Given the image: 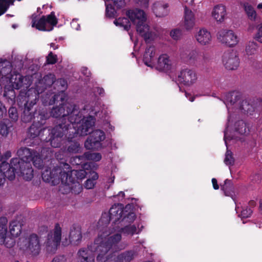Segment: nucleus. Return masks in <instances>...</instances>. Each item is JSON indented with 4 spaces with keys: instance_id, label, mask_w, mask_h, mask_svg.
Instances as JSON below:
<instances>
[{
    "instance_id": "11",
    "label": "nucleus",
    "mask_w": 262,
    "mask_h": 262,
    "mask_svg": "<svg viewBox=\"0 0 262 262\" xmlns=\"http://www.w3.org/2000/svg\"><path fill=\"white\" fill-rule=\"evenodd\" d=\"M55 79V75L53 74L49 73L45 75L43 78L39 81L38 84L36 85V88H31L29 89L25 94L29 96V95H35V93H37L38 96L39 94H41L48 89L49 91H52L53 85Z\"/></svg>"
},
{
    "instance_id": "46",
    "label": "nucleus",
    "mask_w": 262,
    "mask_h": 262,
    "mask_svg": "<svg viewBox=\"0 0 262 262\" xmlns=\"http://www.w3.org/2000/svg\"><path fill=\"white\" fill-rule=\"evenodd\" d=\"M85 157L84 154L82 156H76L71 158L70 161L71 164L76 165H83L82 167L83 168L85 167L86 165L85 164Z\"/></svg>"
},
{
    "instance_id": "38",
    "label": "nucleus",
    "mask_w": 262,
    "mask_h": 262,
    "mask_svg": "<svg viewBox=\"0 0 262 262\" xmlns=\"http://www.w3.org/2000/svg\"><path fill=\"white\" fill-rule=\"evenodd\" d=\"M52 88L53 91L65 92L67 88V82L63 78L55 79Z\"/></svg>"
},
{
    "instance_id": "19",
    "label": "nucleus",
    "mask_w": 262,
    "mask_h": 262,
    "mask_svg": "<svg viewBox=\"0 0 262 262\" xmlns=\"http://www.w3.org/2000/svg\"><path fill=\"white\" fill-rule=\"evenodd\" d=\"M36 151L26 147L20 148L17 151V155L19 158L12 159V163H24L25 162L31 163L32 157Z\"/></svg>"
},
{
    "instance_id": "50",
    "label": "nucleus",
    "mask_w": 262,
    "mask_h": 262,
    "mask_svg": "<svg viewBox=\"0 0 262 262\" xmlns=\"http://www.w3.org/2000/svg\"><path fill=\"white\" fill-rule=\"evenodd\" d=\"M84 155L86 160H92L98 162L102 158L101 155L98 152H91L88 151L84 153Z\"/></svg>"
},
{
    "instance_id": "51",
    "label": "nucleus",
    "mask_w": 262,
    "mask_h": 262,
    "mask_svg": "<svg viewBox=\"0 0 262 262\" xmlns=\"http://www.w3.org/2000/svg\"><path fill=\"white\" fill-rule=\"evenodd\" d=\"M105 16L108 18H115L117 16V11L114 7L110 5H106Z\"/></svg>"
},
{
    "instance_id": "58",
    "label": "nucleus",
    "mask_w": 262,
    "mask_h": 262,
    "mask_svg": "<svg viewBox=\"0 0 262 262\" xmlns=\"http://www.w3.org/2000/svg\"><path fill=\"white\" fill-rule=\"evenodd\" d=\"M12 166V164H11V161H10V163L3 161L0 164V171L3 172H5V171L11 168Z\"/></svg>"
},
{
    "instance_id": "29",
    "label": "nucleus",
    "mask_w": 262,
    "mask_h": 262,
    "mask_svg": "<svg viewBox=\"0 0 262 262\" xmlns=\"http://www.w3.org/2000/svg\"><path fill=\"white\" fill-rule=\"evenodd\" d=\"M212 15L216 21L220 22L223 21L226 15L225 7L222 4L216 5L214 7Z\"/></svg>"
},
{
    "instance_id": "3",
    "label": "nucleus",
    "mask_w": 262,
    "mask_h": 262,
    "mask_svg": "<svg viewBox=\"0 0 262 262\" xmlns=\"http://www.w3.org/2000/svg\"><path fill=\"white\" fill-rule=\"evenodd\" d=\"M126 15L130 20L136 25L139 34L143 37L146 43L153 40V33L149 31V26L146 24V17L144 11L139 9L128 10Z\"/></svg>"
},
{
    "instance_id": "26",
    "label": "nucleus",
    "mask_w": 262,
    "mask_h": 262,
    "mask_svg": "<svg viewBox=\"0 0 262 262\" xmlns=\"http://www.w3.org/2000/svg\"><path fill=\"white\" fill-rule=\"evenodd\" d=\"M77 137L74 136V135L69 132V135L67 137V139L69 142L67 147V151L69 154H77L81 151V146L80 144L75 139L73 140V139Z\"/></svg>"
},
{
    "instance_id": "60",
    "label": "nucleus",
    "mask_w": 262,
    "mask_h": 262,
    "mask_svg": "<svg viewBox=\"0 0 262 262\" xmlns=\"http://www.w3.org/2000/svg\"><path fill=\"white\" fill-rule=\"evenodd\" d=\"M255 38L258 42L262 43V25L259 26Z\"/></svg>"
},
{
    "instance_id": "20",
    "label": "nucleus",
    "mask_w": 262,
    "mask_h": 262,
    "mask_svg": "<svg viewBox=\"0 0 262 262\" xmlns=\"http://www.w3.org/2000/svg\"><path fill=\"white\" fill-rule=\"evenodd\" d=\"M112 221V218L110 217V213L108 212H104L102 214L101 218L99 219L98 222V228L100 232L99 235H102L103 238L108 237V235L113 232L107 231V226L110 223V222ZM110 236V237H111Z\"/></svg>"
},
{
    "instance_id": "8",
    "label": "nucleus",
    "mask_w": 262,
    "mask_h": 262,
    "mask_svg": "<svg viewBox=\"0 0 262 262\" xmlns=\"http://www.w3.org/2000/svg\"><path fill=\"white\" fill-rule=\"evenodd\" d=\"M74 110H76L78 113V115L82 116V113L79 111V108L77 105L70 103H66L64 104H59L58 106L53 107L51 110L50 114L51 116L54 118H59V120L64 119L68 120V117L73 116L75 117V115L72 114Z\"/></svg>"
},
{
    "instance_id": "27",
    "label": "nucleus",
    "mask_w": 262,
    "mask_h": 262,
    "mask_svg": "<svg viewBox=\"0 0 262 262\" xmlns=\"http://www.w3.org/2000/svg\"><path fill=\"white\" fill-rule=\"evenodd\" d=\"M196 40L202 45H209L211 41L210 32L207 29L202 28L200 29L195 35Z\"/></svg>"
},
{
    "instance_id": "43",
    "label": "nucleus",
    "mask_w": 262,
    "mask_h": 262,
    "mask_svg": "<svg viewBox=\"0 0 262 262\" xmlns=\"http://www.w3.org/2000/svg\"><path fill=\"white\" fill-rule=\"evenodd\" d=\"M13 125L9 119H4L0 122V134L3 136H7L10 131V128Z\"/></svg>"
},
{
    "instance_id": "56",
    "label": "nucleus",
    "mask_w": 262,
    "mask_h": 262,
    "mask_svg": "<svg viewBox=\"0 0 262 262\" xmlns=\"http://www.w3.org/2000/svg\"><path fill=\"white\" fill-rule=\"evenodd\" d=\"M252 212L253 211L251 208L246 206L242 209L240 216L242 218H248L251 215Z\"/></svg>"
},
{
    "instance_id": "34",
    "label": "nucleus",
    "mask_w": 262,
    "mask_h": 262,
    "mask_svg": "<svg viewBox=\"0 0 262 262\" xmlns=\"http://www.w3.org/2000/svg\"><path fill=\"white\" fill-rule=\"evenodd\" d=\"M241 5L243 7L248 18L252 21H255L257 14L253 7L248 3H241Z\"/></svg>"
},
{
    "instance_id": "4",
    "label": "nucleus",
    "mask_w": 262,
    "mask_h": 262,
    "mask_svg": "<svg viewBox=\"0 0 262 262\" xmlns=\"http://www.w3.org/2000/svg\"><path fill=\"white\" fill-rule=\"evenodd\" d=\"M108 213L112 220L113 227L119 224L121 226L125 224H130L136 217L135 213L130 210L128 205L124 207L122 204H114L110 208Z\"/></svg>"
},
{
    "instance_id": "47",
    "label": "nucleus",
    "mask_w": 262,
    "mask_h": 262,
    "mask_svg": "<svg viewBox=\"0 0 262 262\" xmlns=\"http://www.w3.org/2000/svg\"><path fill=\"white\" fill-rule=\"evenodd\" d=\"M31 161L32 162L34 166L38 169H41L43 166V162L41 159L39 153L36 151L34 153L33 157H32Z\"/></svg>"
},
{
    "instance_id": "33",
    "label": "nucleus",
    "mask_w": 262,
    "mask_h": 262,
    "mask_svg": "<svg viewBox=\"0 0 262 262\" xmlns=\"http://www.w3.org/2000/svg\"><path fill=\"white\" fill-rule=\"evenodd\" d=\"M122 226H124V227H121L119 225H118L115 227L113 228V230L114 231H118L121 232L126 235H133L135 233H136L137 228L135 225H123Z\"/></svg>"
},
{
    "instance_id": "9",
    "label": "nucleus",
    "mask_w": 262,
    "mask_h": 262,
    "mask_svg": "<svg viewBox=\"0 0 262 262\" xmlns=\"http://www.w3.org/2000/svg\"><path fill=\"white\" fill-rule=\"evenodd\" d=\"M58 23L55 12L52 11L48 15H42L37 21L32 20V27H35L37 30L42 31H51L53 26Z\"/></svg>"
},
{
    "instance_id": "39",
    "label": "nucleus",
    "mask_w": 262,
    "mask_h": 262,
    "mask_svg": "<svg viewBox=\"0 0 262 262\" xmlns=\"http://www.w3.org/2000/svg\"><path fill=\"white\" fill-rule=\"evenodd\" d=\"M114 24L118 27L123 28L124 30L128 31L131 26L130 21L127 17H119L115 19L114 21Z\"/></svg>"
},
{
    "instance_id": "54",
    "label": "nucleus",
    "mask_w": 262,
    "mask_h": 262,
    "mask_svg": "<svg viewBox=\"0 0 262 262\" xmlns=\"http://www.w3.org/2000/svg\"><path fill=\"white\" fill-rule=\"evenodd\" d=\"M8 114L12 121L16 122L18 118V115L16 107H11L8 110Z\"/></svg>"
},
{
    "instance_id": "14",
    "label": "nucleus",
    "mask_w": 262,
    "mask_h": 262,
    "mask_svg": "<svg viewBox=\"0 0 262 262\" xmlns=\"http://www.w3.org/2000/svg\"><path fill=\"white\" fill-rule=\"evenodd\" d=\"M24 76L18 74L12 76L10 78V82L12 83V88L5 87L4 93V96L10 99L11 101H14L16 98L15 92L13 89L19 90L23 85Z\"/></svg>"
},
{
    "instance_id": "57",
    "label": "nucleus",
    "mask_w": 262,
    "mask_h": 262,
    "mask_svg": "<svg viewBox=\"0 0 262 262\" xmlns=\"http://www.w3.org/2000/svg\"><path fill=\"white\" fill-rule=\"evenodd\" d=\"M48 91L45 94H43L41 96V100L42 101V104L45 106L50 105V104H45L44 102V100H51L52 99V91Z\"/></svg>"
},
{
    "instance_id": "15",
    "label": "nucleus",
    "mask_w": 262,
    "mask_h": 262,
    "mask_svg": "<svg viewBox=\"0 0 262 262\" xmlns=\"http://www.w3.org/2000/svg\"><path fill=\"white\" fill-rule=\"evenodd\" d=\"M222 62L226 69L235 70L239 65V59L236 51L228 50L222 56Z\"/></svg>"
},
{
    "instance_id": "1",
    "label": "nucleus",
    "mask_w": 262,
    "mask_h": 262,
    "mask_svg": "<svg viewBox=\"0 0 262 262\" xmlns=\"http://www.w3.org/2000/svg\"><path fill=\"white\" fill-rule=\"evenodd\" d=\"M121 239L120 233H116L111 237L103 238L102 235H98L94 242L86 248H81L77 252L78 262H95L94 253L98 254V262H105L108 257L107 252L115 247Z\"/></svg>"
},
{
    "instance_id": "16",
    "label": "nucleus",
    "mask_w": 262,
    "mask_h": 262,
    "mask_svg": "<svg viewBox=\"0 0 262 262\" xmlns=\"http://www.w3.org/2000/svg\"><path fill=\"white\" fill-rule=\"evenodd\" d=\"M40 119L36 118V120L33 121L32 125L30 126L28 131V136L30 138L35 139L40 136L41 133L46 130V127L43 126L46 122V120L49 118V115L45 116V115H41Z\"/></svg>"
},
{
    "instance_id": "37",
    "label": "nucleus",
    "mask_w": 262,
    "mask_h": 262,
    "mask_svg": "<svg viewBox=\"0 0 262 262\" xmlns=\"http://www.w3.org/2000/svg\"><path fill=\"white\" fill-rule=\"evenodd\" d=\"M61 137H57L56 136H53L51 133H49V136L46 138H41L40 140H43L46 142H50L51 146L54 148L59 147L61 145Z\"/></svg>"
},
{
    "instance_id": "13",
    "label": "nucleus",
    "mask_w": 262,
    "mask_h": 262,
    "mask_svg": "<svg viewBox=\"0 0 262 262\" xmlns=\"http://www.w3.org/2000/svg\"><path fill=\"white\" fill-rule=\"evenodd\" d=\"M63 174V167H54L52 170L47 168L42 172L41 176L43 181L51 183L53 185L62 183V178Z\"/></svg>"
},
{
    "instance_id": "49",
    "label": "nucleus",
    "mask_w": 262,
    "mask_h": 262,
    "mask_svg": "<svg viewBox=\"0 0 262 262\" xmlns=\"http://www.w3.org/2000/svg\"><path fill=\"white\" fill-rule=\"evenodd\" d=\"M258 48L256 42L254 41H249L246 46V52L248 55H252L255 53Z\"/></svg>"
},
{
    "instance_id": "59",
    "label": "nucleus",
    "mask_w": 262,
    "mask_h": 262,
    "mask_svg": "<svg viewBox=\"0 0 262 262\" xmlns=\"http://www.w3.org/2000/svg\"><path fill=\"white\" fill-rule=\"evenodd\" d=\"M113 2V5L116 7L117 9H121L125 6V0H112Z\"/></svg>"
},
{
    "instance_id": "61",
    "label": "nucleus",
    "mask_w": 262,
    "mask_h": 262,
    "mask_svg": "<svg viewBox=\"0 0 262 262\" xmlns=\"http://www.w3.org/2000/svg\"><path fill=\"white\" fill-rule=\"evenodd\" d=\"M95 185V182L91 179H88L84 183V187L88 189H92Z\"/></svg>"
},
{
    "instance_id": "36",
    "label": "nucleus",
    "mask_w": 262,
    "mask_h": 262,
    "mask_svg": "<svg viewBox=\"0 0 262 262\" xmlns=\"http://www.w3.org/2000/svg\"><path fill=\"white\" fill-rule=\"evenodd\" d=\"M12 71V66L10 62L7 59L0 61V76H6Z\"/></svg>"
},
{
    "instance_id": "52",
    "label": "nucleus",
    "mask_w": 262,
    "mask_h": 262,
    "mask_svg": "<svg viewBox=\"0 0 262 262\" xmlns=\"http://www.w3.org/2000/svg\"><path fill=\"white\" fill-rule=\"evenodd\" d=\"M170 35L174 40H179L183 35V30L180 28L174 29L170 31Z\"/></svg>"
},
{
    "instance_id": "48",
    "label": "nucleus",
    "mask_w": 262,
    "mask_h": 262,
    "mask_svg": "<svg viewBox=\"0 0 262 262\" xmlns=\"http://www.w3.org/2000/svg\"><path fill=\"white\" fill-rule=\"evenodd\" d=\"M13 3L14 0H0V16L4 14Z\"/></svg>"
},
{
    "instance_id": "10",
    "label": "nucleus",
    "mask_w": 262,
    "mask_h": 262,
    "mask_svg": "<svg viewBox=\"0 0 262 262\" xmlns=\"http://www.w3.org/2000/svg\"><path fill=\"white\" fill-rule=\"evenodd\" d=\"M61 238V228L58 223H56L54 230L48 234L46 242L47 251L49 253H55L60 245Z\"/></svg>"
},
{
    "instance_id": "30",
    "label": "nucleus",
    "mask_w": 262,
    "mask_h": 262,
    "mask_svg": "<svg viewBox=\"0 0 262 262\" xmlns=\"http://www.w3.org/2000/svg\"><path fill=\"white\" fill-rule=\"evenodd\" d=\"M136 254L133 250L125 251L115 258V262H130L134 258Z\"/></svg>"
},
{
    "instance_id": "6",
    "label": "nucleus",
    "mask_w": 262,
    "mask_h": 262,
    "mask_svg": "<svg viewBox=\"0 0 262 262\" xmlns=\"http://www.w3.org/2000/svg\"><path fill=\"white\" fill-rule=\"evenodd\" d=\"M82 114L81 120L76 123L72 124V128H70L72 131H70L74 135V136H84L90 134L93 131V127L95 123V118L92 116L83 118Z\"/></svg>"
},
{
    "instance_id": "23",
    "label": "nucleus",
    "mask_w": 262,
    "mask_h": 262,
    "mask_svg": "<svg viewBox=\"0 0 262 262\" xmlns=\"http://www.w3.org/2000/svg\"><path fill=\"white\" fill-rule=\"evenodd\" d=\"M18 169V176H21L26 181H30L33 178V170L31 163L25 162L23 164L17 163Z\"/></svg>"
},
{
    "instance_id": "64",
    "label": "nucleus",
    "mask_w": 262,
    "mask_h": 262,
    "mask_svg": "<svg viewBox=\"0 0 262 262\" xmlns=\"http://www.w3.org/2000/svg\"><path fill=\"white\" fill-rule=\"evenodd\" d=\"M66 259L63 255H58L55 257L52 262H66Z\"/></svg>"
},
{
    "instance_id": "2",
    "label": "nucleus",
    "mask_w": 262,
    "mask_h": 262,
    "mask_svg": "<svg viewBox=\"0 0 262 262\" xmlns=\"http://www.w3.org/2000/svg\"><path fill=\"white\" fill-rule=\"evenodd\" d=\"M26 92L22 90L20 91L19 95L16 98L18 104L19 106L24 105L23 112L21 115V120L24 123H29L32 120L35 121L36 118L40 119L41 115H48L47 111L43 108L39 107L38 109L33 110V107L36 104L38 100V94L35 93V95L29 96L25 94Z\"/></svg>"
},
{
    "instance_id": "45",
    "label": "nucleus",
    "mask_w": 262,
    "mask_h": 262,
    "mask_svg": "<svg viewBox=\"0 0 262 262\" xmlns=\"http://www.w3.org/2000/svg\"><path fill=\"white\" fill-rule=\"evenodd\" d=\"M7 219L5 217H0V239H4L7 232Z\"/></svg>"
},
{
    "instance_id": "7",
    "label": "nucleus",
    "mask_w": 262,
    "mask_h": 262,
    "mask_svg": "<svg viewBox=\"0 0 262 262\" xmlns=\"http://www.w3.org/2000/svg\"><path fill=\"white\" fill-rule=\"evenodd\" d=\"M63 166V174L62 178V184L65 185H70L78 182V180H82L84 179L87 172L85 170H72L70 165L64 163Z\"/></svg>"
},
{
    "instance_id": "40",
    "label": "nucleus",
    "mask_w": 262,
    "mask_h": 262,
    "mask_svg": "<svg viewBox=\"0 0 262 262\" xmlns=\"http://www.w3.org/2000/svg\"><path fill=\"white\" fill-rule=\"evenodd\" d=\"M9 229L12 236L17 237L21 233V226L19 222L13 221L10 223Z\"/></svg>"
},
{
    "instance_id": "41",
    "label": "nucleus",
    "mask_w": 262,
    "mask_h": 262,
    "mask_svg": "<svg viewBox=\"0 0 262 262\" xmlns=\"http://www.w3.org/2000/svg\"><path fill=\"white\" fill-rule=\"evenodd\" d=\"M11 164L12 166L4 172L5 179L7 178L10 181L13 180L15 179L16 173L18 175L19 174L18 166L16 165L17 164L12 163V159H11Z\"/></svg>"
},
{
    "instance_id": "31",
    "label": "nucleus",
    "mask_w": 262,
    "mask_h": 262,
    "mask_svg": "<svg viewBox=\"0 0 262 262\" xmlns=\"http://www.w3.org/2000/svg\"><path fill=\"white\" fill-rule=\"evenodd\" d=\"M81 229L79 227L72 226L69 234V239L71 243L78 244L81 240Z\"/></svg>"
},
{
    "instance_id": "42",
    "label": "nucleus",
    "mask_w": 262,
    "mask_h": 262,
    "mask_svg": "<svg viewBox=\"0 0 262 262\" xmlns=\"http://www.w3.org/2000/svg\"><path fill=\"white\" fill-rule=\"evenodd\" d=\"M235 130L241 135H245L249 132V126L243 120H238L235 123Z\"/></svg>"
},
{
    "instance_id": "63",
    "label": "nucleus",
    "mask_w": 262,
    "mask_h": 262,
    "mask_svg": "<svg viewBox=\"0 0 262 262\" xmlns=\"http://www.w3.org/2000/svg\"><path fill=\"white\" fill-rule=\"evenodd\" d=\"M135 1L143 8H147L148 7L149 0H135Z\"/></svg>"
},
{
    "instance_id": "35",
    "label": "nucleus",
    "mask_w": 262,
    "mask_h": 262,
    "mask_svg": "<svg viewBox=\"0 0 262 262\" xmlns=\"http://www.w3.org/2000/svg\"><path fill=\"white\" fill-rule=\"evenodd\" d=\"M221 189L226 196L232 197L234 194V188L231 180L226 179L224 185L221 186Z\"/></svg>"
},
{
    "instance_id": "28",
    "label": "nucleus",
    "mask_w": 262,
    "mask_h": 262,
    "mask_svg": "<svg viewBox=\"0 0 262 262\" xmlns=\"http://www.w3.org/2000/svg\"><path fill=\"white\" fill-rule=\"evenodd\" d=\"M67 97V95L65 92H59L56 91H52V99L51 100H44V103L45 104H50V105H53L55 103L64 104L67 102H65V99Z\"/></svg>"
},
{
    "instance_id": "55",
    "label": "nucleus",
    "mask_w": 262,
    "mask_h": 262,
    "mask_svg": "<svg viewBox=\"0 0 262 262\" xmlns=\"http://www.w3.org/2000/svg\"><path fill=\"white\" fill-rule=\"evenodd\" d=\"M57 56L50 52L46 57V62L49 64H54L57 62Z\"/></svg>"
},
{
    "instance_id": "5",
    "label": "nucleus",
    "mask_w": 262,
    "mask_h": 262,
    "mask_svg": "<svg viewBox=\"0 0 262 262\" xmlns=\"http://www.w3.org/2000/svg\"><path fill=\"white\" fill-rule=\"evenodd\" d=\"M73 115H75V117H73L72 115L68 117V120L61 119L58 120L57 124L55 125L51 130L50 133L53 134V136L63 137L66 135L67 137L69 135L70 128H72V124L76 123L81 120V115H78V113L76 110H74L72 113Z\"/></svg>"
},
{
    "instance_id": "12",
    "label": "nucleus",
    "mask_w": 262,
    "mask_h": 262,
    "mask_svg": "<svg viewBox=\"0 0 262 262\" xmlns=\"http://www.w3.org/2000/svg\"><path fill=\"white\" fill-rule=\"evenodd\" d=\"M105 138V135L103 131L100 129L92 131L84 142V147L87 149L98 150L101 147V142Z\"/></svg>"
},
{
    "instance_id": "44",
    "label": "nucleus",
    "mask_w": 262,
    "mask_h": 262,
    "mask_svg": "<svg viewBox=\"0 0 262 262\" xmlns=\"http://www.w3.org/2000/svg\"><path fill=\"white\" fill-rule=\"evenodd\" d=\"M239 109L243 111L244 114L252 115L254 111V108L249 101L245 99L240 102Z\"/></svg>"
},
{
    "instance_id": "17",
    "label": "nucleus",
    "mask_w": 262,
    "mask_h": 262,
    "mask_svg": "<svg viewBox=\"0 0 262 262\" xmlns=\"http://www.w3.org/2000/svg\"><path fill=\"white\" fill-rule=\"evenodd\" d=\"M217 39L228 47L235 46L238 42L236 35L232 30H222L218 32Z\"/></svg>"
},
{
    "instance_id": "24",
    "label": "nucleus",
    "mask_w": 262,
    "mask_h": 262,
    "mask_svg": "<svg viewBox=\"0 0 262 262\" xmlns=\"http://www.w3.org/2000/svg\"><path fill=\"white\" fill-rule=\"evenodd\" d=\"M168 4L163 2H157L153 5L152 9L157 17H161L168 14Z\"/></svg>"
},
{
    "instance_id": "62",
    "label": "nucleus",
    "mask_w": 262,
    "mask_h": 262,
    "mask_svg": "<svg viewBox=\"0 0 262 262\" xmlns=\"http://www.w3.org/2000/svg\"><path fill=\"white\" fill-rule=\"evenodd\" d=\"M198 55V53L195 50L191 51L188 55V60L192 62L195 60Z\"/></svg>"
},
{
    "instance_id": "25",
    "label": "nucleus",
    "mask_w": 262,
    "mask_h": 262,
    "mask_svg": "<svg viewBox=\"0 0 262 262\" xmlns=\"http://www.w3.org/2000/svg\"><path fill=\"white\" fill-rule=\"evenodd\" d=\"M184 17V25L185 29L187 31L192 30L195 25L194 14L186 6L185 7Z\"/></svg>"
},
{
    "instance_id": "32",
    "label": "nucleus",
    "mask_w": 262,
    "mask_h": 262,
    "mask_svg": "<svg viewBox=\"0 0 262 262\" xmlns=\"http://www.w3.org/2000/svg\"><path fill=\"white\" fill-rule=\"evenodd\" d=\"M155 54L154 46H150L146 49L143 58V61L145 65L149 67H152Z\"/></svg>"
},
{
    "instance_id": "53",
    "label": "nucleus",
    "mask_w": 262,
    "mask_h": 262,
    "mask_svg": "<svg viewBox=\"0 0 262 262\" xmlns=\"http://www.w3.org/2000/svg\"><path fill=\"white\" fill-rule=\"evenodd\" d=\"M224 162L226 165L228 166L233 165L234 164V160L232 152L230 150H227Z\"/></svg>"
},
{
    "instance_id": "22",
    "label": "nucleus",
    "mask_w": 262,
    "mask_h": 262,
    "mask_svg": "<svg viewBox=\"0 0 262 262\" xmlns=\"http://www.w3.org/2000/svg\"><path fill=\"white\" fill-rule=\"evenodd\" d=\"M155 66L157 70L167 73L171 70L172 62L168 55L164 54L159 57Z\"/></svg>"
},
{
    "instance_id": "21",
    "label": "nucleus",
    "mask_w": 262,
    "mask_h": 262,
    "mask_svg": "<svg viewBox=\"0 0 262 262\" xmlns=\"http://www.w3.org/2000/svg\"><path fill=\"white\" fill-rule=\"evenodd\" d=\"M27 249H28L33 255H38L40 251V244L39 238L38 235L33 233L29 235L27 239V244H26Z\"/></svg>"
},
{
    "instance_id": "18",
    "label": "nucleus",
    "mask_w": 262,
    "mask_h": 262,
    "mask_svg": "<svg viewBox=\"0 0 262 262\" xmlns=\"http://www.w3.org/2000/svg\"><path fill=\"white\" fill-rule=\"evenodd\" d=\"M178 79L184 85L190 86L196 82L197 75L194 71L187 68L181 71Z\"/></svg>"
}]
</instances>
